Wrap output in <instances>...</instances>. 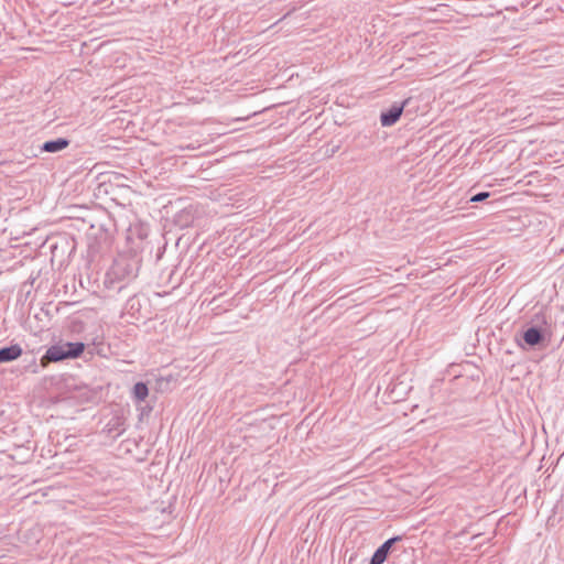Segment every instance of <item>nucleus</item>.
<instances>
[{
    "label": "nucleus",
    "mask_w": 564,
    "mask_h": 564,
    "mask_svg": "<svg viewBox=\"0 0 564 564\" xmlns=\"http://www.w3.org/2000/svg\"><path fill=\"white\" fill-rule=\"evenodd\" d=\"M532 322H535V324L524 328L521 336L516 335L514 337L517 346L522 350L544 346L549 340L547 321L545 316L535 314Z\"/></svg>",
    "instance_id": "1"
},
{
    "label": "nucleus",
    "mask_w": 564,
    "mask_h": 564,
    "mask_svg": "<svg viewBox=\"0 0 564 564\" xmlns=\"http://www.w3.org/2000/svg\"><path fill=\"white\" fill-rule=\"evenodd\" d=\"M85 350L83 343H66L62 345H54L50 347L46 354L42 357V366H46L47 362H56L67 358H77Z\"/></svg>",
    "instance_id": "2"
},
{
    "label": "nucleus",
    "mask_w": 564,
    "mask_h": 564,
    "mask_svg": "<svg viewBox=\"0 0 564 564\" xmlns=\"http://www.w3.org/2000/svg\"><path fill=\"white\" fill-rule=\"evenodd\" d=\"M398 541V538H392L387 540L372 555L370 560V564H383V562L387 560L388 554L390 552V549L392 544Z\"/></svg>",
    "instance_id": "3"
},
{
    "label": "nucleus",
    "mask_w": 564,
    "mask_h": 564,
    "mask_svg": "<svg viewBox=\"0 0 564 564\" xmlns=\"http://www.w3.org/2000/svg\"><path fill=\"white\" fill-rule=\"evenodd\" d=\"M403 107L402 106H392L388 111H384L380 116V121L383 127H389L394 124L400 116L402 115Z\"/></svg>",
    "instance_id": "4"
},
{
    "label": "nucleus",
    "mask_w": 564,
    "mask_h": 564,
    "mask_svg": "<svg viewBox=\"0 0 564 564\" xmlns=\"http://www.w3.org/2000/svg\"><path fill=\"white\" fill-rule=\"evenodd\" d=\"M22 355V349L19 345H12L0 349V362H7L18 359Z\"/></svg>",
    "instance_id": "5"
},
{
    "label": "nucleus",
    "mask_w": 564,
    "mask_h": 564,
    "mask_svg": "<svg viewBox=\"0 0 564 564\" xmlns=\"http://www.w3.org/2000/svg\"><path fill=\"white\" fill-rule=\"evenodd\" d=\"M68 144H69V142L66 139H57V140H53V141H46L43 144L42 150L45 152L54 153V152H58V151L66 149L68 147Z\"/></svg>",
    "instance_id": "6"
},
{
    "label": "nucleus",
    "mask_w": 564,
    "mask_h": 564,
    "mask_svg": "<svg viewBox=\"0 0 564 564\" xmlns=\"http://www.w3.org/2000/svg\"><path fill=\"white\" fill-rule=\"evenodd\" d=\"M148 394H149V389H148L147 384H144L142 382H138L134 384L133 395L137 400L143 401L147 399Z\"/></svg>",
    "instance_id": "7"
},
{
    "label": "nucleus",
    "mask_w": 564,
    "mask_h": 564,
    "mask_svg": "<svg viewBox=\"0 0 564 564\" xmlns=\"http://www.w3.org/2000/svg\"><path fill=\"white\" fill-rule=\"evenodd\" d=\"M430 65H434L436 67L440 66L437 55L434 51H430L429 53H425V67L430 66Z\"/></svg>",
    "instance_id": "8"
},
{
    "label": "nucleus",
    "mask_w": 564,
    "mask_h": 564,
    "mask_svg": "<svg viewBox=\"0 0 564 564\" xmlns=\"http://www.w3.org/2000/svg\"><path fill=\"white\" fill-rule=\"evenodd\" d=\"M490 196L489 192H479L469 198L470 203H480L486 200Z\"/></svg>",
    "instance_id": "9"
},
{
    "label": "nucleus",
    "mask_w": 564,
    "mask_h": 564,
    "mask_svg": "<svg viewBox=\"0 0 564 564\" xmlns=\"http://www.w3.org/2000/svg\"><path fill=\"white\" fill-rule=\"evenodd\" d=\"M424 10H425V13L426 12H434L435 11L433 8H427V7H424Z\"/></svg>",
    "instance_id": "10"
}]
</instances>
